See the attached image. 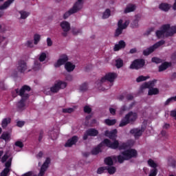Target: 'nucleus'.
Here are the masks:
<instances>
[{
  "label": "nucleus",
  "mask_w": 176,
  "mask_h": 176,
  "mask_svg": "<svg viewBox=\"0 0 176 176\" xmlns=\"http://www.w3.org/2000/svg\"><path fill=\"white\" fill-rule=\"evenodd\" d=\"M160 9L164 10V12H168L170 10V5L168 3H162L160 5Z\"/></svg>",
  "instance_id": "nucleus-28"
},
{
  "label": "nucleus",
  "mask_w": 176,
  "mask_h": 176,
  "mask_svg": "<svg viewBox=\"0 0 176 176\" xmlns=\"http://www.w3.org/2000/svg\"><path fill=\"white\" fill-rule=\"evenodd\" d=\"M98 135V130L94 128H91L85 132L82 140H84V141H86V140L89 138V137H97Z\"/></svg>",
  "instance_id": "nucleus-10"
},
{
  "label": "nucleus",
  "mask_w": 176,
  "mask_h": 176,
  "mask_svg": "<svg viewBox=\"0 0 176 176\" xmlns=\"http://www.w3.org/2000/svg\"><path fill=\"white\" fill-rule=\"evenodd\" d=\"M104 123L107 126H113V125L116 124V120H115V119H113V120L106 119L104 120Z\"/></svg>",
  "instance_id": "nucleus-33"
},
{
  "label": "nucleus",
  "mask_w": 176,
  "mask_h": 176,
  "mask_svg": "<svg viewBox=\"0 0 176 176\" xmlns=\"http://www.w3.org/2000/svg\"><path fill=\"white\" fill-rule=\"evenodd\" d=\"M67 87V82L64 81H56L54 86L50 87L51 93H58L61 89H65Z\"/></svg>",
  "instance_id": "nucleus-8"
},
{
  "label": "nucleus",
  "mask_w": 176,
  "mask_h": 176,
  "mask_svg": "<svg viewBox=\"0 0 176 176\" xmlns=\"http://www.w3.org/2000/svg\"><path fill=\"white\" fill-rule=\"evenodd\" d=\"M129 25V22L125 21L123 23V20L120 19L118 23V28L116 30L115 36H119V35H122L123 32V30H126L127 26Z\"/></svg>",
  "instance_id": "nucleus-9"
},
{
  "label": "nucleus",
  "mask_w": 176,
  "mask_h": 176,
  "mask_svg": "<svg viewBox=\"0 0 176 176\" xmlns=\"http://www.w3.org/2000/svg\"><path fill=\"white\" fill-rule=\"evenodd\" d=\"M164 43H166L164 40H161L155 43L152 46H150L149 47L143 50V56H149V54H152V53H153L156 49H158V47H160V46H163Z\"/></svg>",
  "instance_id": "nucleus-6"
},
{
  "label": "nucleus",
  "mask_w": 176,
  "mask_h": 176,
  "mask_svg": "<svg viewBox=\"0 0 176 176\" xmlns=\"http://www.w3.org/2000/svg\"><path fill=\"white\" fill-rule=\"evenodd\" d=\"M15 0H7L6 1H5L3 5L0 6V10H5L6 9H8V8H9V6H10L11 3H13V2H14Z\"/></svg>",
  "instance_id": "nucleus-23"
},
{
  "label": "nucleus",
  "mask_w": 176,
  "mask_h": 176,
  "mask_svg": "<svg viewBox=\"0 0 176 176\" xmlns=\"http://www.w3.org/2000/svg\"><path fill=\"white\" fill-rule=\"evenodd\" d=\"M74 112V109L72 108H68V109H63V113H72Z\"/></svg>",
  "instance_id": "nucleus-51"
},
{
  "label": "nucleus",
  "mask_w": 176,
  "mask_h": 176,
  "mask_svg": "<svg viewBox=\"0 0 176 176\" xmlns=\"http://www.w3.org/2000/svg\"><path fill=\"white\" fill-rule=\"evenodd\" d=\"M135 10V5H130L126 8L124 10V13H130L131 12H134Z\"/></svg>",
  "instance_id": "nucleus-31"
},
{
  "label": "nucleus",
  "mask_w": 176,
  "mask_h": 176,
  "mask_svg": "<svg viewBox=\"0 0 176 176\" xmlns=\"http://www.w3.org/2000/svg\"><path fill=\"white\" fill-rule=\"evenodd\" d=\"M9 171H10V169L4 168L3 170L1 173V176H8Z\"/></svg>",
  "instance_id": "nucleus-52"
},
{
  "label": "nucleus",
  "mask_w": 176,
  "mask_h": 176,
  "mask_svg": "<svg viewBox=\"0 0 176 176\" xmlns=\"http://www.w3.org/2000/svg\"><path fill=\"white\" fill-rule=\"evenodd\" d=\"M111 16V10L109 8L106 9L103 12L102 19H108Z\"/></svg>",
  "instance_id": "nucleus-38"
},
{
  "label": "nucleus",
  "mask_w": 176,
  "mask_h": 176,
  "mask_svg": "<svg viewBox=\"0 0 176 176\" xmlns=\"http://www.w3.org/2000/svg\"><path fill=\"white\" fill-rule=\"evenodd\" d=\"M157 82V80H153L148 82H145L142 85V89H152L155 86V84Z\"/></svg>",
  "instance_id": "nucleus-21"
},
{
  "label": "nucleus",
  "mask_w": 176,
  "mask_h": 176,
  "mask_svg": "<svg viewBox=\"0 0 176 176\" xmlns=\"http://www.w3.org/2000/svg\"><path fill=\"white\" fill-rule=\"evenodd\" d=\"M127 109L128 108H127V106H126V104L122 105L120 109V115L124 113V112H126Z\"/></svg>",
  "instance_id": "nucleus-49"
},
{
  "label": "nucleus",
  "mask_w": 176,
  "mask_h": 176,
  "mask_svg": "<svg viewBox=\"0 0 176 176\" xmlns=\"http://www.w3.org/2000/svg\"><path fill=\"white\" fill-rule=\"evenodd\" d=\"M164 34L166 37L173 36L174 34H176V26H172L170 24L163 25L160 30H157L155 35L158 39L164 38Z\"/></svg>",
  "instance_id": "nucleus-2"
},
{
  "label": "nucleus",
  "mask_w": 176,
  "mask_h": 176,
  "mask_svg": "<svg viewBox=\"0 0 176 176\" xmlns=\"http://www.w3.org/2000/svg\"><path fill=\"white\" fill-rule=\"evenodd\" d=\"M107 170L109 174H110L111 175H112V174H115V173H116V168L114 166L107 167Z\"/></svg>",
  "instance_id": "nucleus-39"
},
{
  "label": "nucleus",
  "mask_w": 176,
  "mask_h": 176,
  "mask_svg": "<svg viewBox=\"0 0 176 176\" xmlns=\"http://www.w3.org/2000/svg\"><path fill=\"white\" fill-rule=\"evenodd\" d=\"M146 79H149V76H140L136 78V82L140 83V82H144L146 80Z\"/></svg>",
  "instance_id": "nucleus-37"
},
{
  "label": "nucleus",
  "mask_w": 176,
  "mask_h": 176,
  "mask_svg": "<svg viewBox=\"0 0 176 176\" xmlns=\"http://www.w3.org/2000/svg\"><path fill=\"white\" fill-rule=\"evenodd\" d=\"M159 93V89L157 88H149L148 95L156 96Z\"/></svg>",
  "instance_id": "nucleus-29"
},
{
  "label": "nucleus",
  "mask_w": 176,
  "mask_h": 176,
  "mask_svg": "<svg viewBox=\"0 0 176 176\" xmlns=\"http://www.w3.org/2000/svg\"><path fill=\"white\" fill-rule=\"evenodd\" d=\"M80 91H86L87 90V84L86 82L82 83L80 86Z\"/></svg>",
  "instance_id": "nucleus-47"
},
{
  "label": "nucleus",
  "mask_w": 176,
  "mask_h": 176,
  "mask_svg": "<svg viewBox=\"0 0 176 176\" xmlns=\"http://www.w3.org/2000/svg\"><path fill=\"white\" fill-rule=\"evenodd\" d=\"M171 60H173V61H176V52L172 54Z\"/></svg>",
  "instance_id": "nucleus-64"
},
{
  "label": "nucleus",
  "mask_w": 176,
  "mask_h": 176,
  "mask_svg": "<svg viewBox=\"0 0 176 176\" xmlns=\"http://www.w3.org/2000/svg\"><path fill=\"white\" fill-rule=\"evenodd\" d=\"M41 41V35L36 34L34 35V45H38Z\"/></svg>",
  "instance_id": "nucleus-41"
},
{
  "label": "nucleus",
  "mask_w": 176,
  "mask_h": 176,
  "mask_svg": "<svg viewBox=\"0 0 176 176\" xmlns=\"http://www.w3.org/2000/svg\"><path fill=\"white\" fill-rule=\"evenodd\" d=\"M11 121L12 120L10 118H4L1 122V127H3V129H6V127H8V124H10Z\"/></svg>",
  "instance_id": "nucleus-27"
},
{
  "label": "nucleus",
  "mask_w": 176,
  "mask_h": 176,
  "mask_svg": "<svg viewBox=\"0 0 176 176\" xmlns=\"http://www.w3.org/2000/svg\"><path fill=\"white\" fill-rule=\"evenodd\" d=\"M145 66V59H135L129 66L130 69H141Z\"/></svg>",
  "instance_id": "nucleus-7"
},
{
  "label": "nucleus",
  "mask_w": 176,
  "mask_h": 176,
  "mask_svg": "<svg viewBox=\"0 0 176 176\" xmlns=\"http://www.w3.org/2000/svg\"><path fill=\"white\" fill-rule=\"evenodd\" d=\"M43 138V130L40 131L38 136V142H41Z\"/></svg>",
  "instance_id": "nucleus-58"
},
{
  "label": "nucleus",
  "mask_w": 176,
  "mask_h": 176,
  "mask_svg": "<svg viewBox=\"0 0 176 176\" xmlns=\"http://www.w3.org/2000/svg\"><path fill=\"white\" fill-rule=\"evenodd\" d=\"M131 28H138V19H135L131 23Z\"/></svg>",
  "instance_id": "nucleus-43"
},
{
  "label": "nucleus",
  "mask_w": 176,
  "mask_h": 176,
  "mask_svg": "<svg viewBox=\"0 0 176 176\" xmlns=\"http://www.w3.org/2000/svg\"><path fill=\"white\" fill-rule=\"evenodd\" d=\"M84 112H85V113H91V108H90V107H89V106H85V107H84Z\"/></svg>",
  "instance_id": "nucleus-54"
},
{
  "label": "nucleus",
  "mask_w": 176,
  "mask_h": 176,
  "mask_svg": "<svg viewBox=\"0 0 176 176\" xmlns=\"http://www.w3.org/2000/svg\"><path fill=\"white\" fill-rule=\"evenodd\" d=\"M12 166V160H8L7 162L5 164V168H9Z\"/></svg>",
  "instance_id": "nucleus-60"
},
{
  "label": "nucleus",
  "mask_w": 176,
  "mask_h": 176,
  "mask_svg": "<svg viewBox=\"0 0 176 176\" xmlns=\"http://www.w3.org/2000/svg\"><path fill=\"white\" fill-rule=\"evenodd\" d=\"M30 91H31V87L26 85H23L20 89L17 88L12 91V97H17V96L21 97V99L16 104L19 112H21L25 109V101L30 98V94H28Z\"/></svg>",
  "instance_id": "nucleus-1"
},
{
  "label": "nucleus",
  "mask_w": 176,
  "mask_h": 176,
  "mask_svg": "<svg viewBox=\"0 0 176 176\" xmlns=\"http://www.w3.org/2000/svg\"><path fill=\"white\" fill-rule=\"evenodd\" d=\"M105 170H107V166L100 167L97 170V174H104V173H105Z\"/></svg>",
  "instance_id": "nucleus-44"
},
{
  "label": "nucleus",
  "mask_w": 176,
  "mask_h": 176,
  "mask_svg": "<svg viewBox=\"0 0 176 176\" xmlns=\"http://www.w3.org/2000/svg\"><path fill=\"white\" fill-rule=\"evenodd\" d=\"M68 56L67 54H63L60 56V58L57 60V62L54 64L55 68H58V67H61V65H64V64H67V61H68Z\"/></svg>",
  "instance_id": "nucleus-13"
},
{
  "label": "nucleus",
  "mask_w": 176,
  "mask_h": 176,
  "mask_svg": "<svg viewBox=\"0 0 176 176\" xmlns=\"http://www.w3.org/2000/svg\"><path fill=\"white\" fill-rule=\"evenodd\" d=\"M34 175V172L28 171V173H24L22 176H32Z\"/></svg>",
  "instance_id": "nucleus-63"
},
{
  "label": "nucleus",
  "mask_w": 176,
  "mask_h": 176,
  "mask_svg": "<svg viewBox=\"0 0 176 176\" xmlns=\"http://www.w3.org/2000/svg\"><path fill=\"white\" fill-rule=\"evenodd\" d=\"M19 14H21V19L22 20H25L28 16H30V12H27L26 11L24 10H21L19 11Z\"/></svg>",
  "instance_id": "nucleus-32"
},
{
  "label": "nucleus",
  "mask_w": 176,
  "mask_h": 176,
  "mask_svg": "<svg viewBox=\"0 0 176 176\" xmlns=\"http://www.w3.org/2000/svg\"><path fill=\"white\" fill-rule=\"evenodd\" d=\"M170 115L171 118H174V119L176 120V110L171 111Z\"/></svg>",
  "instance_id": "nucleus-61"
},
{
  "label": "nucleus",
  "mask_w": 176,
  "mask_h": 176,
  "mask_svg": "<svg viewBox=\"0 0 176 176\" xmlns=\"http://www.w3.org/2000/svg\"><path fill=\"white\" fill-rule=\"evenodd\" d=\"M8 159H9V155H8V154H5V155L1 157V162H2V163H5V162H6V160H8Z\"/></svg>",
  "instance_id": "nucleus-57"
},
{
  "label": "nucleus",
  "mask_w": 176,
  "mask_h": 176,
  "mask_svg": "<svg viewBox=\"0 0 176 176\" xmlns=\"http://www.w3.org/2000/svg\"><path fill=\"white\" fill-rule=\"evenodd\" d=\"M122 155H118L117 159L119 163H123L124 160H130V159H133V157H137L138 153L134 148H130L125 150L121 153Z\"/></svg>",
  "instance_id": "nucleus-3"
},
{
  "label": "nucleus",
  "mask_w": 176,
  "mask_h": 176,
  "mask_svg": "<svg viewBox=\"0 0 176 176\" xmlns=\"http://www.w3.org/2000/svg\"><path fill=\"white\" fill-rule=\"evenodd\" d=\"M148 166H150V167H152L153 168H157V164H156L155 162V161H153V160L152 159H149L148 160Z\"/></svg>",
  "instance_id": "nucleus-35"
},
{
  "label": "nucleus",
  "mask_w": 176,
  "mask_h": 176,
  "mask_svg": "<svg viewBox=\"0 0 176 176\" xmlns=\"http://www.w3.org/2000/svg\"><path fill=\"white\" fill-rule=\"evenodd\" d=\"M117 76L118 75L116 73L107 74L104 77L100 79V83H104V82H106V80L112 82L115 80V78H117Z\"/></svg>",
  "instance_id": "nucleus-12"
},
{
  "label": "nucleus",
  "mask_w": 176,
  "mask_h": 176,
  "mask_svg": "<svg viewBox=\"0 0 176 176\" xmlns=\"http://www.w3.org/2000/svg\"><path fill=\"white\" fill-rule=\"evenodd\" d=\"M26 46L28 47H34V44L32 41H28L26 43Z\"/></svg>",
  "instance_id": "nucleus-59"
},
{
  "label": "nucleus",
  "mask_w": 176,
  "mask_h": 176,
  "mask_svg": "<svg viewBox=\"0 0 176 176\" xmlns=\"http://www.w3.org/2000/svg\"><path fill=\"white\" fill-rule=\"evenodd\" d=\"M15 146H18V148H23L24 147V144H23V142L16 141L15 142Z\"/></svg>",
  "instance_id": "nucleus-53"
},
{
  "label": "nucleus",
  "mask_w": 176,
  "mask_h": 176,
  "mask_svg": "<svg viewBox=\"0 0 176 176\" xmlns=\"http://www.w3.org/2000/svg\"><path fill=\"white\" fill-rule=\"evenodd\" d=\"M116 134H118V130L114 129L112 131H106L104 135L108 137L110 140H116Z\"/></svg>",
  "instance_id": "nucleus-17"
},
{
  "label": "nucleus",
  "mask_w": 176,
  "mask_h": 176,
  "mask_svg": "<svg viewBox=\"0 0 176 176\" xmlns=\"http://www.w3.org/2000/svg\"><path fill=\"white\" fill-rule=\"evenodd\" d=\"M126 47V42L124 41L121 40L118 42V44H116L114 46V52H119L120 49H124Z\"/></svg>",
  "instance_id": "nucleus-18"
},
{
  "label": "nucleus",
  "mask_w": 176,
  "mask_h": 176,
  "mask_svg": "<svg viewBox=\"0 0 176 176\" xmlns=\"http://www.w3.org/2000/svg\"><path fill=\"white\" fill-rule=\"evenodd\" d=\"M27 68H28V66H27V63H25V61L19 60L18 62L17 69L19 72H20L21 74H24V72L27 71Z\"/></svg>",
  "instance_id": "nucleus-16"
},
{
  "label": "nucleus",
  "mask_w": 176,
  "mask_h": 176,
  "mask_svg": "<svg viewBox=\"0 0 176 176\" xmlns=\"http://www.w3.org/2000/svg\"><path fill=\"white\" fill-rule=\"evenodd\" d=\"M24 124H25V122H24V121H18L16 122L17 127H23V126H24Z\"/></svg>",
  "instance_id": "nucleus-56"
},
{
  "label": "nucleus",
  "mask_w": 176,
  "mask_h": 176,
  "mask_svg": "<svg viewBox=\"0 0 176 176\" xmlns=\"http://www.w3.org/2000/svg\"><path fill=\"white\" fill-rule=\"evenodd\" d=\"M129 148H130V144L129 142H123L118 146V149H120V151L129 149Z\"/></svg>",
  "instance_id": "nucleus-30"
},
{
  "label": "nucleus",
  "mask_w": 176,
  "mask_h": 176,
  "mask_svg": "<svg viewBox=\"0 0 176 176\" xmlns=\"http://www.w3.org/2000/svg\"><path fill=\"white\" fill-rule=\"evenodd\" d=\"M65 68L67 72H72L75 69V65L71 62H67L65 65Z\"/></svg>",
  "instance_id": "nucleus-25"
},
{
  "label": "nucleus",
  "mask_w": 176,
  "mask_h": 176,
  "mask_svg": "<svg viewBox=\"0 0 176 176\" xmlns=\"http://www.w3.org/2000/svg\"><path fill=\"white\" fill-rule=\"evenodd\" d=\"M82 8H83V0H78L77 2H76V3L74 5L73 8L63 14V19L65 20H67V18L69 16H71V14L77 13V12H79V10H80V9H82Z\"/></svg>",
  "instance_id": "nucleus-5"
},
{
  "label": "nucleus",
  "mask_w": 176,
  "mask_h": 176,
  "mask_svg": "<svg viewBox=\"0 0 176 176\" xmlns=\"http://www.w3.org/2000/svg\"><path fill=\"white\" fill-rule=\"evenodd\" d=\"M34 65H37V67H33L34 71H38L41 69V63H39L38 60L34 61Z\"/></svg>",
  "instance_id": "nucleus-48"
},
{
  "label": "nucleus",
  "mask_w": 176,
  "mask_h": 176,
  "mask_svg": "<svg viewBox=\"0 0 176 176\" xmlns=\"http://www.w3.org/2000/svg\"><path fill=\"white\" fill-rule=\"evenodd\" d=\"M173 101H176V96L168 98L164 102L165 107L167 105H170V102H173Z\"/></svg>",
  "instance_id": "nucleus-36"
},
{
  "label": "nucleus",
  "mask_w": 176,
  "mask_h": 176,
  "mask_svg": "<svg viewBox=\"0 0 176 176\" xmlns=\"http://www.w3.org/2000/svg\"><path fill=\"white\" fill-rule=\"evenodd\" d=\"M78 141H79V138L76 135H74L67 141V142L65 144V146L66 148H71L72 145L76 144V142H78Z\"/></svg>",
  "instance_id": "nucleus-15"
},
{
  "label": "nucleus",
  "mask_w": 176,
  "mask_h": 176,
  "mask_svg": "<svg viewBox=\"0 0 176 176\" xmlns=\"http://www.w3.org/2000/svg\"><path fill=\"white\" fill-rule=\"evenodd\" d=\"M104 163L107 166H113V160L111 157H107L104 159Z\"/></svg>",
  "instance_id": "nucleus-34"
},
{
  "label": "nucleus",
  "mask_w": 176,
  "mask_h": 176,
  "mask_svg": "<svg viewBox=\"0 0 176 176\" xmlns=\"http://www.w3.org/2000/svg\"><path fill=\"white\" fill-rule=\"evenodd\" d=\"M60 25L63 31H65V32H69V30H71V24L65 21L61 22Z\"/></svg>",
  "instance_id": "nucleus-19"
},
{
  "label": "nucleus",
  "mask_w": 176,
  "mask_h": 176,
  "mask_svg": "<svg viewBox=\"0 0 176 176\" xmlns=\"http://www.w3.org/2000/svg\"><path fill=\"white\" fill-rule=\"evenodd\" d=\"M46 57H47V55H46V53L45 52H42L41 54H40V56L38 58V60L41 63H43V61H45L46 60Z\"/></svg>",
  "instance_id": "nucleus-42"
},
{
  "label": "nucleus",
  "mask_w": 176,
  "mask_h": 176,
  "mask_svg": "<svg viewBox=\"0 0 176 176\" xmlns=\"http://www.w3.org/2000/svg\"><path fill=\"white\" fill-rule=\"evenodd\" d=\"M137 119H138V114L135 112L130 111L121 120L119 127H124V126L130 124H133Z\"/></svg>",
  "instance_id": "nucleus-4"
},
{
  "label": "nucleus",
  "mask_w": 176,
  "mask_h": 176,
  "mask_svg": "<svg viewBox=\"0 0 176 176\" xmlns=\"http://www.w3.org/2000/svg\"><path fill=\"white\" fill-rule=\"evenodd\" d=\"M102 143L104 144L107 148H111V149L119 148V142L118 140H115L113 142H111L109 139H104Z\"/></svg>",
  "instance_id": "nucleus-11"
},
{
  "label": "nucleus",
  "mask_w": 176,
  "mask_h": 176,
  "mask_svg": "<svg viewBox=\"0 0 176 176\" xmlns=\"http://www.w3.org/2000/svg\"><path fill=\"white\" fill-rule=\"evenodd\" d=\"M49 164H50V158L47 157V158H46L45 162L41 166V168L39 173L38 174V176L45 175V172L49 168Z\"/></svg>",
  "instance_id": "nucleus-14"
},
{
  "label": "nucleus",
  "mask_w": 176,
  "mask_h": 176,
  "mask_svg": "<svg viewBox=\"0 0 176 176\" xmlns=\"http://www.w3.org/2000/svg\"><path fill=\"white\" fill-rule=\"evenodd\" d=\"M126 100H128V101H132V100L134 99V96L131 94H128L126 96Z\"/></svg>",
  "instance_id": "nucleus-55"
},
{
  "label": "nucleus",
  "mask_w": 176,
  "mask_h": 176,
  "mask_svg": "<svg viewBox=\"0 0 176 176\" xmlns=\"http://www.w3.org/2000/svg\"><path fill=\"white\" fill-rule=\"evenodd\" d=\"M50 137H51V140H57L58 138V133L57 132H53L52 133H49Z\"/></svg>",
  "instance_id": "nucleus-45"
},
{
  "label": "nucleus",
  "mask_w": 176,
  "mask_h": 176,
  "mask_svg": "<svg viewBox=\"0 0 176 176\" xmlns=\"http://www.w3.org/2000/svg\"><path fill=\"white\" fill-rule=\"evenodd\" d=\"M151 62L155 63V64H161L162 63V59L157 57H153L151 58Z\"/></svg>",
  "instance_id": "nucleus-46"
},
{
  "label": "nucleus",
  "mask_w": 176,
  "mask_h": 176,
  "mask_svg": "<svg viewBox=\"0 0 176 176\" xmlns=\"http://www.w3.org/2000/svg\"><path fill=\"white\" fill-rule=\"evenodd\" d=\"M142 129H132L130 131L131 134H134L135 137H141L142 135Z\"/></svg>",
  "instance_id": "nucleus-24"
},
{
  "label": "nucleus",
  "mask_w": 176,
  "mask_h": 176,
  "mask_svg": "<svg viewBox=\"0 0 176 176\" xmlns=\"http://www.w3.org/2000/svg\"><path fill=\"white\" fill-rule=\"evenodd\" d=\"M102 146H104V143L102 142L96 147H95L91 150V155H98V153L101 152V148H102Z\"/></svg>",
  "instance_id": "nucleus-22"
},
{
  "label": "nucleus",
  "mask_w": 176,
  "mask_h": 176,
  "mask_svg": "<svg viewBox=\"0 0 176 176\" xmlns=\"http://www.w3.org/2000/svg\"><path fill=\"white\" fill-rule=\"evenodd\" d=\"M171 62H164L161 65L159 66V72H163V71H166L167 68L171 67Z\"/></svg>",
  "instance_id": "nucleus-20"
},
{
  "label": "nucleus",
  "mask_w": 176,
  "mask_h": 176,
  "mask_svg": "<svg viewBox=\"0 0 176 176\" xmlns=\"http://www.w3.org/2000/svg\"><path fill=\"white\" fill-rule=\"evenodd\" d=\"M116 63V67H117V68H122V67H123V60L121 58L117 59Z\"/></svg>",
  "instance_id": "nucleus-40"
},
{
  "label": "nucleus",
  "mask_w": 176,
  "mask_h": 176,
  "mask_svg": "<svg viewBox=\"0 0 176 176\" xmlns=\"http://www.w3.org/2000/svg\"><path fill=\"white\" fill-rule=\"evenodd\" d=\"M47 46H52L53 45V41H52V38H47Z\"/></svg>",
  "instance_id": "nucleus-62"
},
{
  "label": "nucleus",
  "mask_w": 176,
  "mask_h": 176,
  "mask_svg": "<svg viewBox=\"0 0 176 176\" xmlns=\"http://www.w3.org/2000/svg\"><path fill=\"white\" fill-rule=\"evenodd\" d=\"M1 139L8 142V141H10V133L9 132H3L1 135Z\"/></svg>",
  "instance_id": "nucleus-26"
},
{
  "label": "nucleus",
  "mask_w": 176,
  "mask_h": 176,
  "mask_svg": "<svg viewBox=\"0 0 176 176\" xmlns=\"http://www.w3.org/2000/svg\"><path fill=\"white\" fill-rule=\"evenodd\" d=\"M156 175H157V168L151 169L148 176H156Z\"/></svg>",
  "instance_id": "nucleus-50"
}]
</instances>
